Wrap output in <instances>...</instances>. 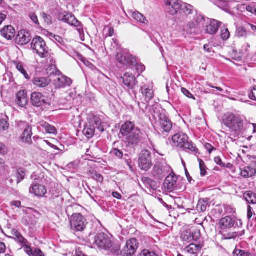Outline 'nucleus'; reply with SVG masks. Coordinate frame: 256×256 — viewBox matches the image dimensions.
<instances>
[{
	"instance_id": "obj_33",
	"label": "nucleus",
	"mask_w": 256,
	"mask_h": 256,
	"mask_svg": "<svg viewBox=\"0 0 256 256\" xmlns=\"http://www.w3.org/2000/svg\"><path fill=\"white\" fill-rule=\"evenodd\" d=\"M40 126L44 128L46 133L54 134H57V130L56 128L46 122H40Z\"/></svg>"
},
{
	"instance_id": "obj_39",
	"label": "nucleus",
	"mask_w": 256,
	"mask_h": 256,
	"mask_svg": "<svg viewBox=\"0 0 256 256\" xmlns=\"http://www.w3.org/2000/svg\"><path fill=\"white\" fill-rule=\"evenodd\" d=\"M220 36L222 39L224 40H226L229 38L230 32L226 26H224L222 28L220 32Z\"/></svg>"
},
{
	"instance_id": "obj_10",
	"label": "nucleus",
	"mask_w": 256,
	"mask_h": 256,
	"mask_svg": "<svg viewBox=\"0 0 256 256\" xmlns=\"http://www.w3.org/2000/svg\"><path fill=\"white\" fill-rule=\"evenodd\" d=\"M152 166L150 152L146 150L141 151L138 157V166L145 171L148 170Z\"/></svg>"
},
{
	"instance_id": "obj_41",
	"label": "nucleus",
	"mask_w": 256,
	"mask_h": 256,
	"mask_svg": "<svg viewBox=\"0 0 256 256\" xmlns=\"http://www.w3.org/2000/svg\"><path fill=\"white\" fill-rule=\"evenodd\" d=\"M13 236H15L16 239L18 240V241L23 244H25L26 243H28V241L20 234L16 230H13Z\"/></svg>"
},
{
	"instance_id": "obj_46",
	"label": "nucleus",
	"mask_w": 256,
	"mask_h": 256,
	"mask_svg": "<svg viewBox=\"0 0 256 256\" xmlns=\"http://www.w3.org/2000/svg\"><path fill=\"white\" fill-rule=\"evenodd\" d=\"M134 68L138 72H142L145 70V66L142 64H139V61L138 58H136V65H132V68Z\"/></svg>"
},
{
	"instance_id": "obj_62",
	"label": "nucleus",
	"mask_w": 256,
	"mask_h": 256,
	"mask_svg": "<svg viewBox=\"0 0 256 256\" xmlns=\"http://www.w3.org/2000/svg\"><path fill=\"white\" fill-rule=\"evenodd\" d=\"M33 256H44V254L40 250L36 249L35 250Z\"/></svg>"
},
{
	"instance_id": "obj_51",
	"label": "nucleus",
	"mask_w": 256,
	"mask_h": 256,
	"mask_svg": "<svg viewBox=\"0 0 256 256\" xmlns=\"http://www.w3.org/2000/svg\"><path fill=\"white\" fill-rule=\"evenodd\" d=\"M8 152V148L2 142H0V154L5 155Z\"/></svg>"
},
{
	"instance_id": "obj_36",
	"label": "nucleus",
	"mask_w": 256,
	"mask_h": 256,
	"mask_svg": "<svg viewBox=\"0 0 256 256\" xmlns=\"http://www.w3.org/2000/svg\"><path fill=\"white\" fill-rule=\"evenodd\" d=\"M244 197L248 203L256 204V194L252 192H246L244 194Z\"/></svg>"
},
{
	"instance_id": "obj_48",
	"label": "nucleus",
	"mask_w": 256,
	"mask_h": 256,
	"mask_svg": "<svg viewBox=\"0 0 256 256\" xmlns=\"http://www.w3.org/2000/svg\"><path fill=\"white\" fill-rule=\"evenodd\" d=\"M234 256H250V254L244 250L236 249L233 252Z\"/></svg>"
},
{
	"instance_id": "obj_5",
	"label": "nucleus",
	"mask_w": 256,
	"mask_h": 256,
	"mask_svg": "<svg viewBox=\"0 0 256 256\" xmlns=\"http://www.w3.org/2000/svg\"><path fill=\"white\" fill-rule=\"evenodd\" d=\"M172 141L176 146L184 150H187L191 152H196L198 150L195 144L189 142L187 135L182 132L174 135L172 138Z\"/></svg>"
},
{
	"instance_id": "obj_40",
	"label": "nucleus",
	"mask_w": 256,
	"mask_h": 256,
	"mask_svg": "<svg viewBox=\"0 0 256 256\" xmlns=\"http://www.w3.org/2000/svg\"><path fill=\"white\" fill-rule=\"evenodd\" d=\"M14 64L16 65V69L21 72L22 74L24 75V78L27 79H30V76L27 73L26 71L25 70L24 66L22 65V64L20 62H15Z\"/></svg>"
},
{
	"instance_id": "obj_7",
	"label": "nucleus",
	"mask_w": 256,
	"mask_h": 256,
	"mask_svg": "<svg viewBox=\"0 0 256 256\" xmlns=\"http://www.w3.org/2000/svg\"><path fill=\"white\" fill-rule=\"evenodd\" d=\"M136 57L128 52L122 50L116 54V60L122 65L132 68V65L136 64Z\"/></svg>"
},
{
	"instance_id": "obj_54",
	"label": "nucleus",
	"mask_w": 256,
	"mask_h": 256,
	"mask_svg": "<svg viewBox=\"0 0 256 256\" xmlns=\"http://www.w3.org/2000/svg\"><path fill=\"white\" fill-rule=\"evenodd\" d=\"M53 38H54V41L56 42H58L59 44H61L62 45H64V40L60 36H57V35H54L53 36H52Z\"/></svg>"
},
{
	"instance_id": "obj_61",
	"label": "nucleus",
	"mask_w": 256,
	"mask_h": 256,
	"mask_svg": "<svg viewBox=\"0 0 256 256\" xmlns=\"http://www.w3.org/2000/svg\"><path fill=\"white\" fill-rule=\"evenodd\" d=\"M224 209L226 212L228 214H233L235 212L234 210L231 206H226L224 207Z\"/></svg>"
},
{
	"instance_id": "obj_16",
	"label": "nucleus",
	"mask_w": 256,
	"mask_h": 256,
	"mask_svg": "<svg viewBox=\"0 0 256 256\" xmlns=\"http://www.w3.org/2000/svg\"><path fill=\"white\" fill-rule=\"evenodd\" d=\"M172 169L167 164H156L153 170V174L158 180L163 178L167 174L172 172Z\"/></svg>"
},
{
	"instance_id": "obj_43",
	"label": "nucleus",
	"mask_w": 256,
	"mask_h": 256,
	"mask_svg": "<svg viewBox=\"0 0 256 256\" xmlns=\"http://www.w3.org/2000/svg\"><path fill=\"white\" fill-rule=\"evenodd\" d=\"M25 176V172L22 168L18 170L16 173L17 178V184H19Z\"/></svg>"
},
{
	"instance_id": "obj_21",
	"label": "nucleus",
	"mask_w": 256,
	"mask_h": 256,
	"mask_svg": "<svg viewBox=\"0 0 256 256\" xmlns=\"http://www.w3.org/2000/svg\"><path fill=\"white\" fill-rule=\"evenodd\" d=\"M29 192L37 197H44L47 192V189L42 184H33L30 186Z\"/></svg>"
},
{
	"instance_id": "obj_24",
	"label": "nucleus",
	"mask_w": 256,
	"mask_h": 256,
	"mask_svg": "<svg viewBox=\"0 0 256 256\" xmlns=\"http://www.w3.org/2000/svg\"><path fill=\"white\" fill-rule=\"evenodd\" d=\"M32 82L34 86L43 88H46L50 84L51 80L48 77L36 76L33 78Z\"/></svg>"
},
{
	"instance_id": "obj_30",
	"label": "nucleus",
	"mask_w": 256,
	"mask_h": 256,
	"mask_svg": "<svg viewBox=\"0 0 256 256\" xmlns=\"http://www.w3.org/2000/svg\"><path fill=\"white\" fill-rule=\"evenodd\" d=\"M2 36L7 40H11L15 36L16 30L12 26H4L0 32Z\"/></svg>"
},
{
	"instance_id": "obj_8",
	"label": "nucleus",
	"mask_w": 256,
	"mask_h": 256,
	"mask_svg": "<svg viewBox=\"0 0 256 256\" xmlns=\"http://www.w3.org/2000/svg\"><path fill=\"white\" fill-rule=\"evenodd\" d=\"M192 6L186 3L182 2L178 14H176V22L181 25L183 22L190 18V15L192 14Z\"/></svg>"
},
{
	"instance_id": "obj_49",
	"label": "nucleus",
	"mask_w": 256,
	"mask_h": 256,
	"mask_svg": "<svg viewBox=\"0 0 256 256\" xmlns=\"http://www.w3.org/2000/svg\"><path fill=\"white\" fill-rule=\"evenodd\" d=\"M8 128V124L4 119H0V132L7 130Z\"/></svg>"
},
{
	"instance_id": "obj_52",
	"label": "nucleus",
	"mask_w": 256,
	"mask_h": 256,
	"mask_svg": "<svg viewBox=\"0 0 256 256\" xmlns=\"http://www.w3.org/2000/svg\"><path fill=\"white\" fill-rule=\"evenodd\" d=\"M28 243L24 244L23 247L24 248L26 252L30 256H33L34 255V252L30 246L27 245Z\"/></svg>"
},
{
	"instance_id": "obj_14",
	"label": "nucleus",
	"mask_w": 256,
	"mask_h": 256,
	"mask_svg": "<svg viewBox=\"0 0 256 256\" xmlns=\"http://www.w3.org/2000/svg\"><path fill=\"white\" fill-rule=\"evenodd\" d=\"M204 21V16L196 14L192 20L182 26V30L187 34H192L194 32L198 26Z\"/></svg>"
},
{
	"instance_id": "obj_11",
	"label": "nucleus",
	"mask_w": 256,
	"mask_h": 256,
	"mask_svg": "<svg viewBox=\"0 0 256 256\" xmlns=\"http://www.w3.org/2000/svg\"><path fill=\"white\" fill-rule=\"evenodd\" d=\"M32 104L36 107L50 106V100L40 92H33L30 97Z\"/></svg>"
},
{
	"instance_id": "obj_17",
	"label": "nucleus",
	"mask_w": 256,
	"mask_h": 256,
	"mask_svg": "<svg viewBox=\"0 0 256 256\" xmlns=\"http://www.w3.org/2000/svg\"><path fill=\"white\" fill-rule=\"evenodd\" d=\"M138 243L136 238L127 240L126 246L120 252L122 256H132L134 254L138 248Z\"/></svg>"
},
{
	"instance_id": "obj_38",
	"label": "nucleus",
	"mask_w": 256,
	"mask_h": 256,
	"mask_svg": "<svg viewBox=\"0 0 256 256\" xmlns=\"http://www.w3.org/2000/svg\"><path fill=\"white\" fill-rule=\"evenodd\" d=\"M236 35L238 38H246L247 36L248 32L244 26H240L236 28Z\"/></svg>"
},
{
	"instance_id": "obj_32",
	"label": "nucleus",
	"mask_w": 256,
	"mask_h": 256,
	"mask_svg": "<svg viewBox=\"0 0 256 256\" xmlns=\"http://www.w3.org/2000/svg\"><path fill=\"white\" fill-rule=\"evenodd\" d=\"M141 91L143 96L145 98L144 101L146 102H148L154 97V91L150 86H144L142 87Z\"/></svg>"
},
{
	"instance_id": "obj_44",
	"label": "nucleus",
	"mask_w": 256,
	"mask_h": 256,
	"mask_svg": "<svg viewBox=\"0 0 256 256\" xmlns=\"http://www.w3.org/2000/svg\"><path fill=\"white\" fill-rule=\"evenodd\" d=\"M200 164V174L202 176H204L206 175V166L204 162L201 159H198Z\"/></svg>"
},
{
	"instance_id": "obj_15",
	"label": "nucleus",
	"mask_w": 256,
	"mask_h": 256,
	"mask_svg": "<svg viewBox=\"0 0 256 256\" xmlns=\"http://www.w3.org/2000/svg\"><path fill=\"white\" fill-rule=\"evenodd\" d=\"M128 146L134 148L137 146L142 140L140 136V130H136V131L122 138Z\"/></svg>"
},
{
	"instance_id": "obj_53",
	"label": "nucleus",
	"mask_w": 256,
	"mask_h": 256,
	"mask_svg": "<svg viewBox=\"0 0 256 256\" xmlns=\"http://www.w3.org/2000/svg\"><path fill=\"white\" fill-rule=\"evenodd\" d=\"M42 16L46 23H47L48 24H52V17L50 15H48L46 14L43 12L42 14Z\"/></svg>"
},
{
	"instance_id": "obj_37",
	"label": "nucleus",
	"mask_w": 256,
	"mask_h": 256,
	"mask_svg": "<svg viewBox=\"0 0 256 256\" xmlns=\"http://www.w3.org/2000/svg\"><path fill=\"white\" fill-rule=\"evenodd\" d=\"M208 205V200L204 199H200L197 204L196 209L198 212H202L206 210Z\"/></svg>"
},
{
	"instance_id": "obj_26",
	"label": "nucleus",
	"mask_w": 256,
	"mask_h": 256,
	"mask_svg": "<svg viewBox=\"0 0 256 256\" xmlns=\"http://www.w3.org/2000/svg\"><path fill=\"white\" fill-rule=\"evenodd\" d=\"M136 130H140L138 128L135 126L134 123L131 122L127 121L122 125L120 132L122 136V138L133 133Z\"/></svg>"
},
{
	"instance_id": "obj_4",
	"label": "nucleus",
	"mask_w": 256,
	"mask_h": 256,
	"mask_svg": "<svg viewBox=\"0 0 256 256\" xmlns=\"http://www.w3.org/2000/svg\"><path fill=\"white\" fill-rule=\"evenodd\" d=\"M94 243L98 248L109 250L112 253L118 252L120 250L119 245L113 244L110 237L102 232L98 233L96 236Z\"/></svg>"
},
{
	"instance_id": "obj_57",
	"label": "nucleus",
	"mask_w": 256,
	"mask_h": 256,
	"mask_svg": "<svg viewBox=\"0 0 256 256\" xmlns=\"http://www.w3.org/2000/svg\"><path fill=\"white\" fill-rule=\"evenodd\" d=\"M246 10L247 11L256 15V5L248 6H246Z\"/></svg>"
},
{
	"instance_id": "obj_47",
	"label": "nucleus",
	"mask_w": 256,
	"mask_h": 256,
	"mask_svg": "<svg viewBox=\"0 0 256 256\" xmlns=\"http://www.w3.org/2000/svg\"><path fill=\"white\" fill-rule=\"evenodd\" d=\"M181 238L184 241L187 242H190L192 239L190 233L187 231L182 232L181 235Z\"/></svg>"
},
{
	"instance_id": "obj_6",
	"label": "nucleus",
	"mask_w": 256,
	"mask_h": 256,
	"mask_svg": "<svg viewBox=\"0 0 256 256\" xmlns=\"http://www.w3.org/2000/svg\"><path fill=\"white\" fill-rule=\"evenodd\" d=\"M31 48L41 58H48L50 56L48 48L44 40L39 36L33 38Z\"/></svg>"
},
{
	"instance_id": "obj_58",
	"label": "nucleus",
	"mask_w": 256,
	"mask_h": 256,
	"mask_svg": "<svg viewBox=\"0 0 256 256\" xmlns=\"http://www.w3.org/2000/svg\"><path fill=\"white\" fill-rule=\"evenodd\" d=\"M214 162H215L220 166L222 167H225L226 166V164H224L222 162V159L220 158V156H216L214 158Z\"/></svg>"
},
{
	"instance_id": "obj_56",
	"label": "nucleus",
	"mask_w": 256,
	"mask_h": 256,
	"mask_svg": "<svg viewBox=\"0 0 256 256\" xmlns=\"http://www.w3.org/2000/svg\"><path fill=\"white\" fill-rule=\"evenodd\" d=\"M182 92L187 97H188L189 98H192L194 100L195 99V98L194 97L192 94L188 90H186V88H182Z\"/></svg>"
},
{
	"instance_id": "obj_31",
	"label": "nucleus",
	"mask_w": 256,
	"mask_h": 256,
	"mask_svg": "<svg viewBox=\"0 0 256 256\" xmlns=\"http://www.w3.org/2000/svg\"><path fill=\"white\" fill-rule=\"evenodd\" d=\"M129 14H131L132 18L134 20L139 23L144 24H148V21L146 18L140 12L138 11L133 12L132 10H130L129 12Z\"/></svg>"
},
{
	"instance_id": "obj_25",
	"label": "nucleus",
	"mask_w": 256,
	"mask_h": 256,
	"mask_svg": "<svg viewBox=\"0 0 256 256\" xmlns=\"http://www.w3.org/2000/svg\"><path fill=\"white\" fill-rule=\"evenodd\" d=\"M123 80L124 84L129 89H134L138 82L134 75L129 72L126 73L122 77Z\"/></svg>"
},
{
	"instance_id": "obj_55",
	"label": "nucleus",
	"mask_w": 256,
	"mask_h": 256,
	"mask_svg": "<svg viewBox=\"0 0 256 256\" xmlns=\"http://www.w3.org/2000/svg\"><path fill=\"white\" fill-rule=\"evenodd\" d=\"M245 125L246 126V129L252 128L253 134H254L256 132V124H250V122H246L245 123Z\"/></svg>"
},
{
	"instance_id": "obj_60",
	"label": "nucleus",
	"mask_w": 256,
	"mask_h": 256,
	"mask_svg": "<svg viewBox=\"0 0 256 256\" xmlns=\"http://www.w3.org/2000/svg\"><path fill=\"white\" fill-rule=\"evenodd\" d=\"M30 18L31 20L36 24H38V20L37 16L34 13L30 14Z\"/></svg>"
},
{
	"instance_id": "obj_35",
	"label": "nucleus",
	"mask_w": 256,
	"mask_h": 256,
	"mask_svg": "<svg viewBox=\"0 0 256 256\" xmlns=\"http://www.w3.org/2000/svg\"><path fill=\"white\" fill-rule=\"evenodd\" d=\"M147 102H146L145 101V102H138V106L140 108L145 114H148L149 116H152V115L150 114V111L152 110L154 108L156 107V106H159L158 105H156L155 106H154V107H152V108H150L148 104H147Z\"/></svg>"
},
{
	"instance_id": "obj_29",
	"label": "nucleus",
	"mask_w": 256,
	"mask_h": 256,
	"mask_svg": "<svg viewBox=\"0 0 256 256\" xmlns=\"http://www.w3.org/2000/svg\"><path fill=\"white\" fill-rule=\"evenodd\" d=\"M16 102L20 107H24L27 104V94L24 90H21L18 92L16 96Z\"/></svg>"
},
{
	"instance_id": "obj_50",
	"label": "nucleus",
	"mask_w": 256,
	"mask_h": 256,
	"mask_svg": "<svg viewBox=\"0 0 256 256\" xmlns=\"http://www.w3.org/2000/svg\"><path fill=\"white\" fill-rule=\"evenodd\" d=\"M140 256H158V254L154 252H151L148 250H143Z\"/></svg>"
},
{
	"instance_id": "obj_45",
	"label": "nucleus",
	"mask_w": 256,
	"mask_h": 256,
	"mask_svg": "<svg viewBox=\"0 0 256 256\" xmlns=\"http://www.w3.org/2000/svg\"><path fill=\"white\" fill-rule=\"evenodd\" d=\"M110 154L112 156H116V157H117L118 158H122L124 155L123 152L120 150H118V148H113Z\"/></svg>"
},
{
	"instance_id": "obj_9",
	"label": "nucleus",
	"mask_w": 256,
	"mask_h": 256,
	"mask_svg": "<svg viewBox=\"0 0 256 256\" xmlns=\"http://www.w3.org/2000/svg\"><path fill=\"white\" fill-rule=\"evenodd\" d=\"M70 223L72 230L74 232H82L88 224L86 218L80 214H73Z\"/></svg>"
},
{
	"instance_id": "obj_23",
	"label": "nucleus",
	"mask_w": 256,
	"mask_h": 256,
	"mask_svg": "<svg viewBox=\"0 0 256 256\" xmlns=\"http://www.w3.org/2000/svg\"><path fill=\"white\" fill-rule=\"evenodd\" d=\"M256 174V162H252L250 164L241 169V176L244 178H248Z\"/></svg>"
},
{
	"instance_id": "obj_1",
	"label": "nucleus",
	"mask_w": 256,
	"mask_h": 256,
	"mask_svg": "<svg viewBox=\"0 0 256 256\" xmlns=\"http://www.w3.org/2000/svg\"><path fill=\"white\" fill-rule=\"evenodd\" d=\"M244 120V118L240 116L228 114H225L223 118V123L231 132L240 134L244 130H246Z\"/></svg>"
},
{
	"instance_id": "obj_42",
	"label": "nucleus",
	"mask_w": 256,
	"mask_h": 256,
	"mask_svg": "<svg viewBox=\"0 0 256 256\" xmlns=\"http://www.w3.org/2000/svg\"><path fill=\"white\" fill-rule=\"evenodd\" d=\"M90 174L92 178L96 181L102 182H103V176L100 174L94 172V170L90 171Z\"/></svg>"
},
{
	"instance_id": "obj_3",
	"label": "nucleus",
	"mask_w": 256,
	"mask_h": 256,
	"mask_svg": "<svg viewBox=\"0 0 256 256\" xmlns=\"http://www.w3.org/2000/svg\"><path fill=\"white\" fill-rule=\"evenodd\" d=\"M88 122L85 126L82 131L84 134L88 138L93 136L96 128L100 132L104 130V126L100 118L96 116H88Z\"/></svg>"
},
{
	"instance_id": "obj_2",
	"label": "nucleus",
	"mask_w": 256,
	"mask_h": 256,
	"mask_svg": "<svg viewBox=\"0 0 256 256\" xmlns=\"http://www.w3.org/2000/svg\"><path fill=\"white\" fill-rule=\"evenodd\" d=\"M153 118L159 123L160 126L164 132H170L172 126L170 120L167 118L164 110L160 106H156L150 111Z\"/></svg>"
},
{
	"instance_id": "obj_34",
	"label": "nucleus",
	"mask_w": 256,
	"mask_h": 256,
	"mask_svg": "<svg viewBox=\"0 0 256 256\" xmlns=\"http://www.w3.org/2000/svg\"><path fill=\"white\" fill-rule=\"evenodd\" d=\"M201 248L202 247L200 244H191L185 248L184 250L189 254H194L200 251Z\"/></svg>"
},
{
	"instance_id": "obj_63",
	"label": "nucleus",
	"mask_w": 256,
	"mask_h": 256,
	"mask_svg": "<svg viewBox=\"0 0 256 256\" xmlns=\"http://www.w3.org/2000/svg\"><path fill=\"white\" fill-rule=\"evenodd\" d=\"M205 148L210 154L211 153L212 151L214 149V148L210 144L208 143L205 144Z\"/></svg>"
},
{
	"instance_id": "obj_28",
	"label": "nucleus",
	"mask_w": 256,
	"mask_h": 256,
	"mask_svg": "<svg viewBox=\"0 0 256 256\" xmlns=\"http://www.w3.org/2000/svg\"><path fill=\"white\" fill-rule=\"evenodd\" d=\"M235 224V220L228 216L222 218L220 221V226L222 229L230 228L234 227Z\"/></svg>"
},
{
	"instance_id": "obj_64",
	"label": "nucleus",
	"mask_w": 256,
	"mask_h": 256,
	"mask_svg": "<svg viewBox=\"0 0 256 256\" xmlns=\"http://www.w3.org/2000/svg\"><path fill=\"white\" fill-rule=\"evenodd\" d=\"M204 49L206 52L208 53L212 52V48L208 44H205L204 46Z\"/></svg>"
},
{
	"instance_id": "obj_27",
	"label": "nucleus",
	"mask_w": 256,
	"mask_h": 256,
	"mask_svg": "<svg viewBox=\"0 0 256 256\" xmlns=\"http://www.w3.org/2000/svg\"><path fill=\"white\" fill-rule=\"evenodd\" d=\"M30 40V34L29 32L24 30L18 32L16 38V42L20 45L26 44L28 43Z\"/></svg>"
},
{
	"instance_id": "obj_22",
	"label": "nucleus",
	"mask_w": 256,
	"mask_h": 256,
	"mask_svg": "<svg viewBox=\"0 0 256 256\" xmlns=\"http://www.w3.org/2000/svg\"><path fill=\"white\" fill-rule=\"evenodd\" d=\"M177 178L172 170V172L169 174V175L166 176L164 182V187L167 190L172 192L174 190Z\"/></svg>"
},
{
	"instance_id": "obj_13",
	"label": "nucleus",
	"mask_w": 256,
	"mask_h": 256,
	"mask_svg": "<svg viewBox=\"0 0 256 256\" xmlns=\"http://www.w3.org/2000/svg\"><path fill=\"white\" fill-rule=\"evenodd\" d=\"M60 18L61 20L68 24H69L76 28L80 34L83 32V27L80 22L72 14L63 12L60 14Z\"/></svg>"
},
{
	"instance_id": "obj_19",
	"label": "nucleus",
	"mask_w": 256,
	"mask_h": 256,
	"mask_svg": "<svg viewBox=\"0 0 256 256\" xmlns=\"http://www.w3.org/2000/svg\"><path fill=\"white\" fill-rule=\"evenodd\" d=\"M182 2L180 0H165L168 12L172 16L178 14Z\"/></svg>"
},
{
	"instance_id": "obj_20",
	"label": "nucleus",
	"mask_w": 256,
	"mask_h": 256,
	"mask_svg": "<svg viewBox=\"0 0 256 256\" xmlns=\"http://www.w3.org/2000/svg\"><path fill=\"white\" fill-rule=\"evenodd\" d=\"M56 73L58 76L54 81V84L56 88H65L66 86H70L72 84V80L70 78L64 76L60 75V72H58Z\"/></svg>"
},
{
	"instance_id": "obj_59",
	"label": "nucleus",
	"mask_w": 256,
	"mask_h": 256,
	"mask_svg": "<svg viewBox=\"0 0 256 256\" xmlns=\"http://www.w3.org/2000/svg\"><path fill=\"white\" fill-rule=\"evenodd\" d=\"M254 92H251L249 94V98L253 100L256 101V86H254L253 88Z\"/></svg>"
},
{
	"instance_id": "obj_18",
	"label": "nucleus",
	"mask_w": 256,
	"mask_h": 256,
	"mask_svg": "<svg viewBox=\"0 0 256 256\" xmlns=\"http://www.w3.org/2000/svg\"><path fill=\"white\" fill-rule=\"evenodd\" d=\"M18 126L24 129V132L20 136V140L24 142L30 144L32 142V128L26 122H20Z\"/></svg>"
},
{
	"instance_id": "obj_12",
	"label": "nucleus",
	"mask_w": 256,
	"mask_h": 256,
	"mask_svg": "<svg viewBox=\"0 0 256 256\" xmlns=\"http://www.w3.org/2000/svg\"><path fill=\"white\" fill-rule=\"evenodd\" d=\"M221 24V22L216 20H211L204 16V21H202L201 24H202L206 33L210 34H214L217 32Z\"/></svg>"
}]
</instances>
